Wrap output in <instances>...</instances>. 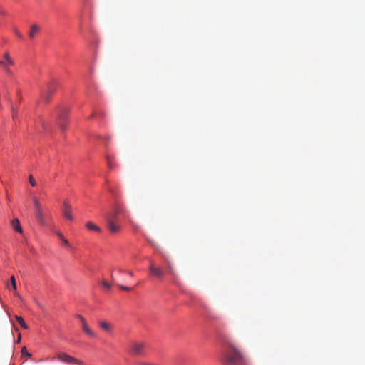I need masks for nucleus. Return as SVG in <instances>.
Instances as JSON below:
<instances>
[{
    "mask_svg": "<svg viewBox=\"0 0 365 365\" xmlns=\"http://www.w3.org/2000/svg\"><path fill=\"white\" fill-rule=\"evenodd\" d=\"M221 360L227 365H247L248 362L246 356L229 339L224 342Z\"/></svg>",
    "mask_w": 365,
    "mask_h": 365,
    "instance_id": "1",
    "label": "nucleus"
},
{
    "mask_svg": "<svg viewBox=\"0 0 365 365\" xmlns=\"http://www.w3.org/2000/svg\"><path fill=\"white\" fill-rule=\"evenodd\" d=\"M57 359L58 361L67 364H79L83 365V362L73 356L68 355L65 352H59L57 354Z\"/></svg>",
    "mask_w": 365,
    "mask_h": 365,
    "instance_id": "2",
    "label": "nucleus"
},
{
    "mask_svg": "<svg viewBox=\"0 0 365 365\" xmlns=\"http://www.w3.org/2000/svg\"><path fill=\"white\" fill-rule=\"evenodd\" d=\"M33 201L35 207L36 217L41 225H44L45 220L41 208V205L36 197H34Z\"/></svg>",
    "mask_w": 365,
    "mask_h": 365,
    "instance_id": "3",
    "label": "nucleus"
},
{
    "mask_svg": "<svg viewBox=\"0 0 365 365\" xmlns=\"http://www.w3.org/2000/svg\"><path fill=\"white\" fill-rule=\"evenodd\" d=\"M145 344L143 342L135 341L131 344V354L135 356L144 355Z\"/></svg>",
    "mask_w": 365,
    "mask_h": 365,
    "instance_id": "4",
    "label": "nucleus"
},
{
    "mask_svg": "<svg viewBox=\"0 0 365 365\" xmlns=\"http://www.w3.org/2000/svg\"><path fill=\"white\" fill-rule=\"evenodd\" d=\"M149 271L158 279L162 280L164 277V271L160 267H156L153 261H150Z\"/></svg>",
    "mask_w": 365,
    "mask_h": 365,
    "instance_id": "5",
    "label": "nucleus"
},
{
    "mask_svg": "<svg viewBox=\"0 0 365 365\" xmlns=\"http://www.w3.org/2000/svg\"><path fill=\"white\" fill-rule=\"evenodd\" d=\"M121 213V209L120 207H115L113 211L108 212L106 214V222H109L110 220L111 222H118V215Z\"/></svg>",
    "mask_w": 365,
    "mask_h": 365,
    "instance_id": "6",
    "label": "nucleus"
},
{
    "mask_svg": "<svg viewBox=\"0 0 365 365\" xmlns=\"http://www.w3.org/2000/svg\"><path fill=\"white\" fill-rule=\"evenodd\" d=\"M76 317L81 322V327L83 331L91 337H96V334L88 327L85 318L81 314H77Z\"/></svg>",
    "mask_w": 365,
    "mask_h": 365,
    "instance_id": "7",
    "label": "nucleus"
},
{
    "mask_svg": "<svg viewBox=\"0 0 365 365\" xmlns=\"http://www.w3.org/2000/svg\"><path fill=\"white\" fill-rule=\"evenodd\" d=\"M4 61H0V66H1L8 73H10L11 71L9 68V66H13L14 64V61L8 53H4Z\"/></svg>",
    "mask_w": 365,
    "mask_h": 365,
    "instance_id": "8",
    "label": "nucleus"
},
{
    "mask_svg": "<svg viewBox=\"0 0 365 365\" xmlns=\"http://www.w3.org/2000/svg\"><path fill=\"white\" fill-rule=\"evenodd\" d=\"M62 213L65 218H66L68 220H73V217L72 215L71 206L66 201L63 202Z\"/></svg>",
    "mask_w": 365,
    "mask_h": 365,
    "instance_id": "9",
    "label": "nucleus"
},
{
    "mask_svg": "<svg viewBox=\"0 0 365 365\" xmlns=\"http://www.w3.org/2000/svg\"><path fill=\"white\" fill-rule=\"evenodd\" d=\"M107 227L110 232L112 233H116L118 232L120 229V225L118 224V222H111L110 220L109 222H106Z\"/></svg>",
    "mask_w": 365,
    "mask_h": 365,
    "instance_id": "10",
    "label": "nucleus"
},
{
    "mask_svg": "<svg viewBox=\"0 0 365 365\" xmlns=\"http://www.w3.org/2000/svg\"><path fill=\"white\" fill-rule=\"evenodd\" d=\"M40 31V26L37 24H33L29 33V36L30 38L33 39L35 38L36 34Z\"/></svg>",
    "mask_w": 365,
    "mask_h": 365,
    "instance_id": "11",
    "label": "nucleus"
},
{
    "mask_svg": "<svg viewBox=\"0 0 365 365\" xmlns=\"http://www.w3.org/2000/svg\"><path fill=\"white\" fill-rule=\"evenodd\" d=\"M99 326L103 330H104L107 332H110L112 330V325L106 321L100 322Z\"/></svg>",
    "mask_w": 365,
    "mask_h": 365,
    "instance_id": "12",
    "label": "nucleus"
},
{
    "mask_svg": "<svg viewBox=\"0 0 365 365\" xmlns=\"http://www.w3.org/2000/svg\"><path fill=\"white\" fill-rule=\"evenodd\" d=\"M11 225L14 230H15L17 232L22 233L23 230L18 219H14L11 221Z\"/></svg>",
    "mask_w": 365,
    "mask_h": 365,
    "instance_id": "13",
    "label": "nucleus"
},
{
    "mask_svg": "<svg viewBox=\"0 0 365 365\" xmlns=\"http://www.w3.org/2000/svg\"><path fill=\"white\" fill-rule=\"evenodd\" d=\"M68 115V110L66 108H61L59 110L57 119L66 120Z\"/></svg>",
    "mask_w": 365,
    "mask_h": 365,
    "instance_id": "14",
    "label": "nucleus"
},
{
    "mask_svg": "<svg viewBox=\"0 0 365 365\" xmlns=\"http://www.w3.org/2000/svg\"><path fill=\"white\" fill-rule=\"evenodd\" d=\"M86 227L88 230H93V231H96L97 232H101V229L100 228V227H98V225H96V224H94L92 222H86Z\"/></svg>",
    "mask_w": 365,
    "mask_h": 365,
    "instance_id": "15",
    "label": "nucleus"
},
{
    "mask_svg": "<svg viewBox=\"0 0 365 365\" xmlns=\"http://www.w3.org/2000/svg\"><path fill=\"white\" fill-rule=\"evenodd\" d=\"M57 123L62 131H65L66 130L67 119L66 120L57 119Z\"/></svg>",
    "mask_w": 365,
    "mask_h": 365,
    "instance_id": "16",
    "label": "nucleus"
},
{
    "mask_svg": "<svg viewBox=\"0 0 365 365\" xmlns=\"http://www.w3.org/2000/svg\"><path fill=\"white\" fill-rule=\"evenodd\" d=\"M15 318L23 329H28V326L26 324L24 319L22 318V317L16 315V316H15Z\"/></svg>",
    "mask_w": 365,
    "mask_h": 365,
    "instance_id": "17",
    "label": "nucleus"
},
{
    "mask_svg": "<svg viewBox=\"0 0 365 365\" xmlns=\"http://www.w3.org/2000/svg\"><path fill=\"white\" fill-rule=\"evenodd\" d=\"M58 237L59 239L62 241L63 244L68 247H71V245L70 242L64 237L62 233L58 232L57 233Z\"/></svg>",
    "mask_w": 365,
    "mask_h": 365,
    "instance_id": "18",
    "label": "nucleus"
},
{
    "mask_svg": "<svg viewBox=\"0 0 365 365\" xmlns=\"http://www.w3.org/2000/svg\"><path fill=\"white\" fill-rule=\"evenodd\" d=\"M51 95V92H46L45 94H43L41 96V100L45 103H48L49 101L50 96Z\"/></svg>",
    "mask_w": 365,
    "mask_h": 365,
    "instance_id": "19",
    "label": "nucleus"
},
{
    "mask_svg": "<svg viewBox=\"0 0 365 365\" xmlns=\"http://www.w3.org/2000/svg\"><path fill=\"white\" fill-rule=\"evenodd\" d=\"M168 272L171 274V275H175V271H174V269H173V266L171 263L168 262Z\"/></svg>",
    "mask_w": 365,
    "mask_h": 365,
    "instance_id": "20",
    "label": "nucleus"
},
{
    "mask_svg": "<svg viewBox=\"0 0 365 365\" xmlns=\"http://www.w3.org/2000/svg\"><path fill=\"white\" fill-rule=\"evenodd\" d=\"M29 180L32 187L36 186V182L35 179L34 178L33 175H30L29 176Z\"/></svg>",
    "mask_w": 365,
    "mask_h": 365,
    "instance_id": "21",
    "label": "nucleus"
},
{
    "mask_svg": "<svg viewBox=\"0 0 365 365\" xmlns=\"http://www.w3.org/2000/svg\"><path fill=\"white\" fill-rule=\"evenodd\" d=\"M107 163L110 168H113L114 167L113 160L112 158L110 156L107 157Z\"/></svg>",
    "mask_w": 365,
    "mask_h": 365,
    "instance_id": "22",
    "label": "nucleus"
},
{
    "mask_svg": "<svg viewBox=\"0 0 365 365\" xmlns=\"http://www.w3.org/2000/svg\"><path fill=\"white\" fill-rule=\"evenodd\" d=\"M101 284L105 289H106L108 290L110 289V288H111V284L110 283L107 282L106 281H102Z\"/></svg>",
    "mask_w": 365,
    "mask_h": 365,
    "instance_id": "23",
    "label": "nucleus"
},
{
    "mask_svg": "<svg viewBox=\"0 0 365 365\" xmlns=\"http://www.w3.org/2000/svg\"><path fill=\"white\" fill-rule=\"evenodd\" d=\"M11 283L13 289L15 291H16V279H15L14 276L11 277Z\"/></svg>",
    "mask_w": 365,
    "mask_h": 365,
    "instance_id": "24",
    "label": "nucleus"
},
{
    "mask_svg": "<svg viewBox=\"0 0 365 365\" xmlns=\"http://www.w3.org/2000/svg\"><path fill=\"white\" fill-rule=\"evenodd\" d=\"M21 352H22V354H24V355H26V356H29V357H31V354H29V353L27 351V350H26V347H24V348L22 349Z\"/></svg>",
    "mask_w": 365,
    "mask_h": 365,
    "instance_id": "25",
    "label": "nucleus"
},
{
    "mask_svg": "<svg viewBox=\"0 0 365 365\" xmlns=\"http://www.w3.org/2000/svg\"><path fill=\"white\" fill-rule=\"evenodd\" d=\"M17 110L14 107L12 108V118L13 119H15L17 117Z\"/></svg>",
    "mask_w": 365,
    "mask_h": 365,
    "instance_id": "26",
    "label": "nucleus"
},
{
    "mask_svg": "<svg viewBox=\"0 0 365 365\" xmlns=\"http://www.w3.org/2000/svg\"><path fill=\"white\" fill-rule=\"evenodd\" d=\"M119 288L124 291H129L130 290V287L124 286V285H118Z\"/></svg>",
    "mask_w": 365,
    "mask_h": 365,
    "instance_id": "27",
    "label": "nucleus"
},
{
    "mask_svg": "<svg viewBox=\"0 0 365 365\" xmlns=\"http://www.w3.org/2000/svg\"><path fill=\"white\" fill-rule=\"evenodd\" d=\"M15 34H16V35L19 38H23V36H22V34H21L19 31L16 30V31H15Z\"/></svg>",
    "mask_w": 365,
    "mask_h": 365,
    "instance_id": "28",
    "label": "nucleus"
},
{
    "mask_svg": "<svg viewBox=\"0 0 365 365\" xmlns=\"http://www.w3.org/2000/svg\"><path fill=\"white\" fill-rule=\"evenodd\" d=\"M141 365H157L154 364H147V363H141Z\"/></svg>",
    "mask_w": 365,
    "mask_h": 365,
    "instance_id": "29",
    "label": "nucleus"
},
{
    "mask_svg": "<svg viewBox=\"0 0 365 365\" xmlns=\"http://www.w3.org/2000/svg\"><path fill=\"white\" fill-rule=\"evenodd\" d=\"M118 272H120V273H123L125 271L122 269V268H118Z\"/></svg>",
    "mask_w": 365,
    "mask_h": 365,
    "instance_id": "30",
    "label": "nucleus"
},
{
    "mask_svg": "<svg viewBox=\"0 0 365 365\" xmlns=\"http://www.w3.org/2000/svg\"><path fill=\"white\" fill-rule=\"evenodd\" d=\"M128 274L130 276H131V277H133V272H131V271H128Z\"/></svg>",
    "mask_w": 365,
    "mask_h": 365,
    "instance_id": "31",
    "label": "nucleus"
},
{
    "mask_svg": "<svg viewBox=\"0 0 365 365\" xmlns=\"http://www.w3.org/2000/svg\"><path fill=\"white\" fill-rule=\"evenodd\" d=\"M95 116H96V113H92V114H91V115L90 118H94Z\"/></svg>",
    "mask_w": 365,
    "mask_h": 365,
    "instance_id": "32",
    "label": "nucleus"
},
{
    "mask_svg": "<svg viewBox=\"0 0 365 365\" xmlns=\"http://www.w3.org/2000/svg\"><path fill=\"white\" fill-rule=\"evenodd\" d=\"M0 14H2V15H3V14H4V12H3V11H0Z\"/></svg>",
    "mask_w": 365,
    "mask_h": 365,
    "instance_id": "33",
    "label": "nucleus"
}]
</instances>
